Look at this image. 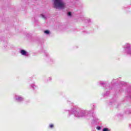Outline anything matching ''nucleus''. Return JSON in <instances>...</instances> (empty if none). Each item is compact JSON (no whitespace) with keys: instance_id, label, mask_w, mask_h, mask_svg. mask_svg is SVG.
I'll return each instance as SVG.
<instances>
[{"instance_id":"nucleus-1","label":"nucleus","mask_w":131,"mask_h":131,"mask_svg":"<svg viewBox=\"0 0 131 131\" xmlns=\"http://www.w3.org/2000/svg\"><path fill=\"white\" fill-rule=\"evenodd\" d=\"M54 7L56 9H64L65 3L62 0H54Z\"/></svg>"},{"instance_id":"nucleus-5","label":"nucleus","mask_w":131,"mask_h":131,"mask_svg":"<svg viewBox=\"0 0 131 131\" xmlns=\"http://www.w3.org/2000/svg\"><path fill=\"white\" fill-rule=\"evenodd\" d=\"M49 127H50V128H53V127H54V124H50L49 125Z\"/></svg>"},{"instance_id":"nucleus-3","label":"nucleus","mask_w":131,"mask_h":131,"mask_svg":"<svg viewBox=\"0 0 131 131\" xmlns=\"http://www.w3.org/2000/svg\"><path fill=\"white\" fill-rule=\"evenodd\" d=\"M45 33H46V34H49L50 33V31L46 30L44 31Z\"/></svg>"},{"instance_id":"nucleus-7","label":"nucleus","mask_w":131,"mask_h":131,"mask_svg":"<svg viewBox=\"0 0 131 131\" xmlns=\"http://www.w3.org/2000/svg\"><path fill=\"white\" fill-rule=\"evenodd\" d=\"M97 129H98L99 130V129H101V127H98Z\"/></svg>"},{"instance_id":"nucleus-4","label":"nucleus","mask_w":131,"mask_h":131,"mask_svg":"<svg viewBox=\"0 0 131 131\" xmlns=\"http://www.w3.org/2000/svg\"><path fill=\"white\" fill-rule=\"evenodd\" d=\"M103 131H110V130L108 129L107 128H103Z\"/></svg>"},{"instance_id":"nucleus-9","label":"nucleus","mask_w":131,"mask_h":131,"mask_svg":"<svg viewBox=\"0 0 131 131\" xmlns=\"http://www.w3.org/2000/svg\"><path fill=\"white\" fill-rule=\"evenodd\" d=\"M42 18H45V16L42 15Z\"/></svg>"},{"instance_id":"nucleus-2","label":"nucleus","mask_w":131,"mask_h":131,"mask_svg":"<svg viewBox=\"0 0 131 131\" xmlns=\"http://www.w3.org/2000/svg\"><path fill=\"white\" fill-rule=\"evenodd\" d=\"M20 53H21V55H23L24 56H25V55H26L27 54V52L24 50H21L20 51Z\"/></svg>"},{"instance_id":"nucleus-6","label":"nucleus","mask_w":131,"mask_h":131,"mask_svg":"<svg viewBox=\"0 0 131 131\" xmlns=\"http://www.w3.org/2000/svg\"><path fill=\"white\" fill-rule=\"evenodd\" d=\"M68 15L69 16H71V12H68Z\"/></svg>"},{"instance_id":"nucleus-8","label":"nucleus","mask_w":131,"mask_h":131,"mask_svg":"<svg viewBox=\"0 0 131 131\" xmlns=\"http://www.w3.org/2000/svg\"><path fill=\"white\" fill-rule=\"evenodd\" d=\"M19 100H22V98L20 97V98H19Z\"/></svg>"}]
</instances>
